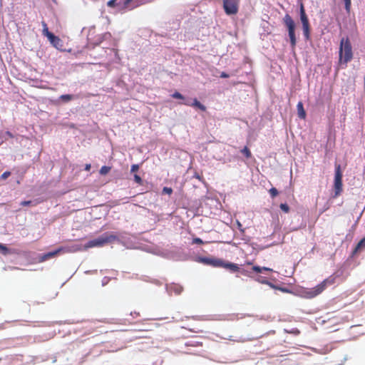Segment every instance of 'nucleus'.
<instances>
[{
	"label": "nucleus",
	"mask_w": 365,
	"mask_h": 365,
	"mask_svg": "<svg viewBox=\"0 0 365 365\" xmlns=\"http://www.w3.org/2000/svg\"><path fill=\"white\" fill-rule=\"evenodd\" d=\"M118 240V236L114 232H106L98 238L88 241L85 245L86 250L92 247H102Z\"/></svg>",
	"instance_id": "obj_1"
},
{
	"label": "nucleus",
	"mask_w": 365,
	"mask_h": 365,
	"mask_svg": "<svg viewBox=\"0 0 365 365\" xmlns=\"http://www.w3.org/2000/svg\"><path fill=\"white\" fill-rule=\"evenodd\" d=\"M201 261L206 264L211 265L215 267L225 268L232 272H237L240 270L238 264L230 262H225L223 259L219 258L205 257L202 258Z\"/></svg>",
	"instance_id": "obj_2"
},
{
	"label": "nucleus",
	"mask_w": 365,
	"mask_h": 365,
	"mask_svg": "<svg viewBox=\"0 0 365 365\" xmlns=\"http://www.w3.org/2000/svg\"><path fill=\"white\" fill-rule=\"evenodd\" d=\"M333 279L328 278L313 288H305L302 291V294L307 299H312L320 294L327 287L332 284Z\"/></svg>",
	"instance_id": "obj_3"
},
{
	"label": "nucleus",
	"mask_w": 365,
	"mask_h": 365,
	"mask_svg": "<svg viewBox=\"0 0 365 365\" xmlns=\"http://www.w3.org/2000/svg\"><path fill=\"white\" fill-rule=\"evenodd\" d=\"M79 250H80V248L77 245L60 247L54 251L49 252H47L46 254L41 255L39 257L38 262H43L46 261L51 258L55 257L58 255L69 253V252H74L78 251Z\"/></svg>",
	"instance_id": "obj_4"
},
{
	"label": "nucleus",
	"mask_w": 365,
	"mask_h": 365,
	"mask_svg": "<svg viewBox=\"0 0 365 365\" xmlns=\"http://www.w3.org/2000/svg\"><path fill=\"white\" fill-rule=\"evenodd\" d=\"M283 23L287 29L291 46L292 48H294L297 43V38L295 36V23L289 14H286L284 16L283 18Z\"/></svg>",
	"instance_id": "obj_5"
},
{
	"label": "nucleus",
	"mask_w": 365,
	"mask_h": 365,
	"mask_svg": "<svg viewBox=\"0 0 365 365\" xmlns=\"http://www.w3.org/2000/svg\"><path fill=\"white\" fill-rule=\"evenodd\" d=\"M240 0H223V8L227 15L236 14L239 9Z\"/></svg>",
	"instance_id": "obj_6"
},
{
	"label": "nucleus",
	"mask_w": 365,
	"mask_h": 365,
	"mask_svg": "<svg viewBox=\"0 0 365 365\" xmlns=\"http://www.w3.org/2000/svg\"><path fill=\"white\" fill-rule=\"evenodd\" d=\"M341 166H340V165H337L336 166L334 197H336V196L339 195L340 192L341 190Z\"/></svg>",
	"instance_id": "obj_7"
},
{
	"label": "nucleus",
	"mask_w": 365,
	"mask_h": 365,
	"mask_svg": "<svg viewBox=\"0 0 365 365\" xmlns=\"http://www.w3.org/2000/svg\"><path fill=\"white\" fill-rule=\"evenodd\" d=\"M353 58L352 47L350 41L347 38L344 42V63H347Z\"/></svg>",
	"instance_id": "obj_8"
},
{
	"label": "nucleus",
	"mask_w": 365,
	"mask_h": 365,
	"mask_svg": "<svg viewBox=\"0 0 365 365\" xmlns=\"http://www.w3.org/2000/svg\"><path fill=\"white\" fill-rule=\"evenodd\" d=\"M182 103L187 106H191V107L198 108L202 111L206 110V107L203 104H202L197 98H194L192 102L187 101Z\"/></svg>",
	"instance_id": "obj_9"
},
{
	"label": "nucleus",
	"mask_w": 365,
	"mask_h": 365,
	"mask_svg": "<svg viewBox=\"0 0 365 365\" xmlns=\"http://www.w3.org/2000/svg\"><path fill=\"white\" fill-rule=\"evenodd\" d=\"M300 20L302 24V27L309 26L308 17L306 14L305 9L302 3L300 5Z\"/></svg>",
	"instance_id": "obj_10"
},
{
	"label": "nucleus",
	"mask_w": 365,
	"mask_h": 365,
	"mask_svg": "<svg viewBox=\"0 0 365 365\" xmlns=\"http://www.w3.org/2000/svg\"><path fill=\"white\" fill-rule=\"evenodd\" d=\"M50 36L48 38L49 41L54 47L58 48L61 46V40L54 34H50Z\"/></svg>",
	"instance_id": "obj_11"
},
{
	"label": "nucleus",
	"mask_w": 365,
	"mask_h": 365,
	"mask_svg": "<svg viewBox=\"0 0 365 365\" xmlns=\"http://www.w3.org/2000/svg\"><path fill=\"white\" fill-rule=\"evenodd\" d=\"M297 110L298 117L301 119H305L307 114L304 109V106H303L302 102L299 101L297 103Z\"/></svg>",
	"instance_id": "obj_12"
},
{
	"label": "nucleus",
	"mask_w": 365,
	"mask_h": 365,
	"mask_svg": "<svg viewBox=\"0 0 365 365\" xmlns=\"http://www.w3.org/2000/svg\"><path fill=\"white\" fill-rule=\"evenodd\" d=\"M364 247H365V237L358 242V244L356 245V246L355 247L352 252V255H356Z\"/></svg>",
	"instance_id": "obj_13"
},
{
	"label": "nucleus",
	"mask_w": 365,
	"mask_h": 365,
	"mask_svg": "<svg viewBox=\"0 0 365 365\" xmlns=\"http://www.w3.org/2000/svg\"><path fill=\"white\" fill-rule=\"evenodd\" d=\"M261 283L268 284L271 287H272L274 289H277L281 290L283 292H288V289L287 288L277 287V286H275L274 284H273L272 283L269 282L267 280H262V281H261Z\"/></svg>",
	"instance_id": "obj_14"
},
{
	"label": "nucleus",
	"mask_w": 365,
	"mask_h": 365,
	"mask_svg": "<svg viewBox=\"0 0 365 365\" xmlns=\"http://www.w3.org/2000/svg\"><path fill=\"white\" fill-rule=\"evenodd\" d=\"M252 270L256 272L257 273H261L262 271H270V272H272V269L269 268V267H259V266H253L252 267Z\"/></svg>",
	"instance_id": "obj_15"
},
{
	"label": "nucleus",
	"mask_w": 365,
	"mask_h": 365,
	"mask_svg": "<svg viewBox=\"0 0 365 365\" xmlns=\"http://www.w3.org/2000/svg\"><path fill=\"white\" fill-rule=\"evenodd\" d=\"M42 26H43V34L48 38L49 36H51L50 34H53L48 31L47 24L44 21L42 22Z\"/></svg>",
	"instance_id": "obj_16"
},
{
	"label": "nucleus",
	"mask_w": 365,
	"mask_h": 365,
	"mask_svg": "<svg viewBox=\"0 0 365 365\" xmlns=\"http://www.w3.org/2000/svg\"><path fill=\"white\" fill-rule=\"evenodd\" d=\"M302 29H303V33H304V36L305 38L307 40H309L310 38V25L303 26Z\"/></svg>",
	"instance_id": "obj_17"
},
{
	"label": "nucleus",
	"mask_w": 365,
	"mask_h": 365,
	"mask_svg": "<svg viewBox=\"0 0 365 365\" xmlns=\"http://www.w3.org/2000/svg\"><path fill=\"white\" fill-rule=\"evenodd\" d=\"M110 170L111 167L104 165L101 167V168L99 170V173L101 175H105L108 174L110 171Z\"/></svg>",
	"instance_id": "obj_18"
},
{
	"label": "nucleus",
	"mask_w": 365,
	"mask_h": 365,
	"mask_svg": "<svg viewBox=\"0 0 365 365\" xmlns=\"http://www.w3.org/2000/svg\"><path fill=\"white\" fill-rule=\"evenodd\" d=\"M241 153L247 158H250L252 157V153L250 149L245 146L244 148L241 150Z\"/></svg>",
	"instance_id": "obj_19"
},
{
	"label": "nucleus",
	"mask_w": 365,
	"mask_h": 365,
	"mask_svg": "<svg viewBox=\"0 0 365 365\" xmlns=\"http://www.w3.org/2000/svg\"><path fill=\"white\" fill-rule=\"evenodd\" d=\"M59 98L64 102H68L73 98V96L70 94H64L61 95Z\"/></svg>",
	"instance_id": "obj_20"
},
{
	"label": "nucleus",
	"mask_w": 365,
	"mask_h": 365,
	"mask_svg": "<svg viewBox=\"0 0 365 365\" xmlns=\"http://www.w3.org/2000/svg\"><path fill=\"white\" fill-rule=\"evenodd\" d=\"M339 63L342 62V39L339 42Z\"/></svg>",
	"instance_id": "obj_21"
},
{
	"label": "nucleus",
	"mask_w": 365,
	"mask_h": 365,
	"mask_svg": "<svg viewBox=\"0 0 365 365\" xmlns=\"http://www.w3.org/2000/svg\"><path fill=\"white\" fill-rule=\"evenodd\" d=\"M0 252L6 255L9 253V249L4 245L0 244Z\"/></svg>",
	"instance_id": "obj_22"
},
{
	"label": "nucleus",
	"mask_w": 365,
	"mask_h": 365,
	"mask_svg": "<svg viewBox=\"0 0 365 365\" xmlns=\"http://www.w3.org/2000/svg\"><path fill=\"white\" fill-rule=\"evenodd\" d=\"M269 194H270L272 197H276L278 195V191H277V190L275 187H272L269 190Z\"/></svg>",
	"instance_id": "obj_23"
},
{
	"label": "nucleus",
	"mask_w": 365,
	"mask_h": 365,
	"mask_svg": "<svg viewBox=\"0 0 365 365\" xmlns=\"http://www.w3.org/2000/svg\"><path fill=\"white\" fill-rule=\"evenodd\" d=\"M172 97L176 99H184V96L179 92L176 91L172 94Z\"/></svg>",
	"instance_id": "obj_24"
},
{
	"label": "nucleus",
	"mask_w": 365,
	"mask_h": 365,
	"mask_svg": "<svg viewBox=\"0 0 365 365\" xmlns=\"http://www.w3.org/2000/svg\"><path fill=\"white\" fill-rule=\"evenodd\" d=\"M173 189L171 187H164L163 189V194L171 195Z\"/></svg>",
	"instance_id": "obj_25"
},
{
	"label": "nucleus",
	"mask_w": 365,
	"mask_h": 365,
	"mask_svg": "<svg viewBox=\"0 0 365 365\" xmlns=\"http://www.w3.org/2000/svg\"><path fill=\"white\" fill-rule=\"evenodd\" d=\"M344 1L346 10L347 11V12H349L351 8V0H344Z\"/></svg>",
	"instance_id": "obj_26"
},
{
	"label": "nucleus",
	"mask_w": 365,
	"mask_h": 365,
	"mask_svg": "<svg viewBox=\"0 0 365 365\" xmlns=\"http://www.w3.org/2000/svg\"><path fill=\"white\" fill-rule=\"evenodd\" d=\"M134 180L138 184H139V185L143 184V180L138 175H137V174L134 175Z\"/></svg>",
	"instance_id": "obj_27"
},
{
	"label": "nucleus",
	"mask_w": 365,
	"mask_h": 365,
	"mask_svg": "<svg viewBox=\"0 0 365 365\" xmlns=\"http://www.w3.org/2000/svg\"><path fill=\"white\" fill-rule=\"evenodd\" d=\"M10 175H11V173L9 171H6L1 175V178L3 180H5V179L8 178Z\"/></svg>",
	"instance_id": "obj_28"
},
{
	"label": "nucleus",
	"mask_w": 365,
	"mask_h": 365,
	"mask_svg": "<svg viewBox=\"0 0 365 365\" xmlns=\"http://www.w3.org/2000/svg\"><path fill=\"white\" fill-rule=\"evenodd\" d=\"M138 169H139V165H138V164H133V165H132V166H131L130 171H131L132 173H135V172L138 171Z\"/></svg>",
	"instance_id": "obj_29"
},
{
	"label": "nucleus",
	"mask_w": 365,
	"mask_h": 365,
	"mask_svg": "<svg viewBox=\"0 0 365 365\" xmlns=\"http://www.w3.org/2000/svg\"><path fill=\"white\" fill-rule=\"evenodd\" d=\"M193 243L197 244V245H202L203 242L200 238H194L193 239Z\"/></svg>",
	"instance_id": "obj_30"
},
{
	"label": "nucleus",
	"mask_w": 365,
	"mask_h": 365,
	"mask_svg": "<svg viewBox=\"0 0 365 365\" xmlns=\"http://www.w3.org/2000/svg\"><path fill=\"white\" fill-rule=\"evenodd\" d=\"M108 6H114L115 4V0H110L108 3H107Z\"/></svg>",
	"instance_id": "obj_31"
},
{
	"label": "nucleus",
	"mask_w": 365,
	"mask_h": 365,
	"mask_svg": "<svg viewBox=\"0 0 365 365\" xmlns=\"http://www.w3.org/2000/svg\"><path fill=\"white\" fill-rule=\"evenodd\" d=\"M281 209L284 212H288L289 211V207H280Z\"/></svg>",
	"instance_id": "obj_32"
},
{
	"label": "nucleus",
	"mask_w": 365,
	"mask_h": 365,
	"mask_svg": "<svg viewBox=\"0 0 365 365\" xmlns=\"http://www.w3.org/2000/svg\"><path fill=\"white\" fill-rule=\"evenodd\" d=\"M220 77L221 78H228L229 77V75L225 72H222L220 75Z\"/></svg>",
	"instance_id": "obj_33"
},
{
	"label": "nucleus",
	"mask_w": 365,
	"mask_h": 365,
	"mask_svg": "<svg viewBox=\"0 0 365 365\" xmlns=\"http://www.w3.org/2000/svg\"><path fill=\"white\" fill-rule=\"evenodd\" d=\"M91 164H86V166H85V170L86 171H89L91 170Z\"/></svg>",
	"instance_id": "obj_34"
},
{
	"label": "nucleus",
	"mask_w": 365,
	"mask_h": 365,
	"mask_svg": "<svg viewBox=\"0 0 365 365\" xmlns=\"http://www.w3.org/2000/svg\"><path fill=\"white\" fill-rule=\"evenodd\" d=\"M6 134L9 138H14L13 134H12L11 132H9V131H7V132L6 133Z\"/></svg>",
	"instance_id": "obj_35"
},
{
	"label": "nucleus",
	"mask_w": 365,
	"mask_h": 365,
	"mask_svg": "<svg viewBox=\"0 0 365 365\" xmlns=\"http://www.w3.org/2000/svg\"><path fill=\"white\" fill-rule=\"evenodd\" d=\"M360 327H361L360 325L352 326V327H351V328H350V329H351V330H353V331H354V329H358V328H359Z\"/></svg>",
	"instance_id": "obj_36"
},
{
	"label": "nucleus",
	"mask_w": 365,
	"mask_h": 365,
	"mask_svg": "<svg viewBox=\"0 0 365 365\" xmlns=\"http://www.w3.org/2000/svg\"><path fill=\"white\" fill-rule=\"evenodd\" d=\"M29 203V201H24L21 203V205H28Z\"/></svg>",
	"instance_id": "obj_37"
},
{
	"label": "nucleus",
	"mask_w": 365,
	"mask_h": 365,
	"mask_svg": "<svg viewBox=\"0 0 365 365\" xmlns=\"http://www.w3.org/2000/svg\"><path fill=\"white\" fill-rule=\"evenodd\" d=\"M290 333L298 334H299V331L298 329H295L294 331H290Z\"/></svg>",
	"instance_id": "obj_38"
},
{
	"label": "nucleus",
	"mask_w": 365,
	"mask_h": 365,
	"mask_svg": "<svg viewBox=\"0 0 365 365\" xmlns=\"http://www.w3.org/2000/svg\"><path fill=\"white\" fill-rule=\"evenodd\" d=\"M133 0H125V6H128L129 4Z\"/></svg>",
	"instance_id": "obj_39"
},
{
	"label": "nucleus",
	"mask_w": 365,
	"mask_h": 365,
	"mask_svg": "<svg viewBox=\"0 0 365 365\" xmlns=\"http://www.w3.org/2000/svg\"><path fill=\"white\" fill-rule=\"evenodd\" d=\"M195 176L197 179L201 180V178L200 177V175H199L198 174H196Z\"/></svg>",
	"instance_id": "obj_40"
},
{
	"label": "nucleus",
	"mask_w": 365,
	"mask_h": 365,
	"mask_svg": "<svg viewBox=\"0 0 365 365\" xmlns=\"http://www.w3.org/2000/svg\"><path fill=\"white\" fill-rule=\"evenodd\" d=\"M359 334H363L364 331H356Z\"/></svg>",
	"instance_id": "obj_41"
}]
</instances>
